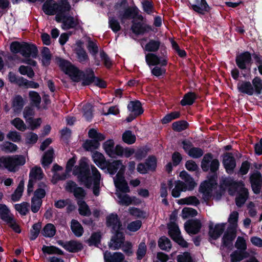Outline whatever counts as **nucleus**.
<instances>
[{"label":"nucleus","instance_id":"1","mask_svg":"<svg viewBox=\"0 0 262 262\" xmlns=\"http://www.w3.org/2000/svg\"><path fill=\"white\" fill-rule=\"evenodd\" d=\"M220 163L217 159H214L213 155L208 152L204 155L201 162V167L204 172H209L207 179L203 185H201V191L204 199L209 200L212 196V189L217 185V179Z\"/></svg>","mask_w":262,"mask_h":262},{"label":"nucleus","instance_id":"2","mask_svg":"<svg viewBox=\"0 0 262 262\" xmlns=\"http://www.w3.org/2000/svg\"><path fill=\"white\" fill-rule=\"evenodd\" d=\"M94 165H92V173L86 159L84 157L82 158L79 161L78 165L74 167L73 173L77 176L78 181L83 183L87 188L92 187V180L93 179V169Z\"/></svg>","mask_w":262,"mask_h":262},{"label":"nucleus","instance_id":"3","mask_svg":"<svg viewBox=\"0 0 262 262\" xmlns=\"http://www.w3.org/2000/svg\"><path fill=\"white\" fill-rule=\"evenodd\" d=\"M59 66L66 74L69 75L73 81L78 82L81 80L83 71L80 70L70 61L64 59H60Z\"/></svg>","mask_w":262,"mask_h":262},{"label":"nucleus","instance_id":"4","mask_svg":"<svg viewBox=\"0 0 262 262\" xmlns=\"http://www.w3.org/2000/svg\"><path fill=\"white\" fill-rule=\"evenodd\" d=\"M249 181L253 193L255 194L260 193L262 187V174L257 170H254L249 174Z\"/></svg>","mask_w":262,"mask_h":262},{"label":"nucleus","instance_id":"5","mask_svg":"<svg viewBox=\"0 0 262 262\" xmlns=\"http://www.w3.org/2000/svg\"><path fill=\"white\" fill-rule=\"evenodd\" d=\"M235 63L238 69L241 70H245L252 63V55L249 51H244L236 54L235 57Z\"/></svg>","mask_w":262,"mask_h":262},{"label":"nucleus","instance_id":"6","mask_svg":"<svg viewBox=\"0 0 262 262\" xmlns=\"http://www.w3.org/2000/svg\"><path fill=\"white\" fill-rule=\"evenodd\" d=\"M113 235L112 236L108 247L110 249L115 250L121 248L125 240V234L123 230L116 231L111 232Z\"/></svg>","mask_w":262,"mask_h":262},{"label":"nucleus","instance_id":"7","mask_svg":"<svg viewBox=\"0 0 262 262\" xmlns=\"http://www.w3.org/2000/svg\"><path fill=\"white\" fill-rule=\"evenodd\" d=\"M236 237V230L234 228H227L222 239V247L231 250L233 249V241Z\"/></svg>","mask_w":262,"mask_h":262},{"label":"nucleus","instance_id":"8","mask_svg":"<svg viewBox=\"0 0 262 262\" xmlns=\"http://www.w3.org/2000/svg\"><path fill=\"white\" fill-rule=\"evenodd\" d=\"M222 164L227 173H233L236 163L232 152H225L223 155Z\"/></svg>","mask_w":262,"mask_h":262},{"label":"nucleus","instance_id":"9","mask_svg":"<svg viewBox=\"0 0 262 262\" xmlns=\"http://www.w3.org/2000/svg\"><path fill=\"white\" fill-rule=\"evenodd\" d=\"M57 243L66 250L71 253H77L81 251L83 248V244L77 241L71 240L64 242L62 240L57 241Z\"/></svg>","mask_w":262,"mask_h":262},{"label":"nucleus","instance_id":"10","mask_svg":"<svg viewBox=\"0 0 262 262\" xmlns=\"http://www.w3.org/2000/svg\"><path fill=\"white\" fill-rule=\"evenodd\" d=\"M106 225L111 228V232L123 230L122 222L116 213H112L106 217Z\"/></svg>","mask_w":262,"mask_h":262},{"label":"nucleus","instance_id":"11","mask_svg":"<svg viewBox=\"0 0 262 262\" xmlns=\"http://www.w3.org/2000/svg\"><path fill=\"white\" fill-rule=\"evenodd\" d=\"M139 12V10L137 6L127 7L123 11H119L118 18L123 24L126 20L136 18Z\"/></svg>","mask_w":262,"mask_h":262},{"label":"nucleus","instance_id":"12","mask_svg":"<svg viewBox=\"0 0 262 262\" xmlns=\"http://www.w3.org/2000/svg\"><path fill=\"white\" fill-rule=\"evenodd\" d=\"M195 4H191L189 3V8L195 12L204 15L206 13L210 11L211 8L207 3L206 0H194Z\"/></svg>","mask_w":262,"mask_h":262},{"label":"nucleus","instance_id":"13","mask_svg":"<svg viewBox=\"0 0 262 262\" xmlns=\"http://www.w3.org/2000/svg\"><path fill=\"white\" fill-rule=\"evenodd\" d=\"M131 30L136 35H143L149 31H154V28L149 25L133 20Z\"/></svg>","mask_w":262,"mask_h":262},{"label":"nucleus","instance_id":"14","mask_svg":"<svg viewBox=\"0 0 262 262\" xmlns=\"http://www.w3.org/2000/svg\"><path fill=\"white\" fill-rule=\"evenodd\" d=\"M38 54V50L37 46L32 43L23 41V47L21 52V55L25 58L30 57L36 58Z\"/></svg>","mask_w":262,"mask_h":262},{"label":"nucleus","instance_id":"15","mask_svg":"<svg viewBox=\"0 0 262 262\" xmlns=\"http://www.w3.org/2000/svg\"><path fill=\"white\" fill-rule=\"evenodd\" d=\"M184 228L189 234H196L200 231L202 223L198 219L190 220L185 223Z\"/></svg>","mask_w":262,"mask_h":262},{"label":"nucleus","instance_id":"16","mask_svg":"<svg viewBox=\"0 0 262 262\" xmlns=\"http://www.w3.org/2000/svg\"><path fill=\"white\" fill-rule=\"evenodd\" d=\"M145 61L149 66H156L160 64L161 67H165L167 65L166 59H161V57L154 53H148L145 55Z\"/></svg>","mask_w":262,"mask_h":262},{"label":"nucleus","instance_id":"17","mask_svg":"<svg viewBox=\"0 0 262 262\" xmlns=\"http://www.w3.org/2000/svg\"><path fill=\"white\" fill-rule=\"evenodd\" d=\"M225 224L224 223L216 224L213 228V224L211 222L209 225V237L213 240L219 238L225 230Z\"/></svg>","mask_w":262,"mask_h":262},{"label":"nucleus","instance_id":"18","mask_svg":"<svg viewBox=\"0 0 262 262\" xmlns=\"http://www.w3.org/2000/svg\"><path fill=\"white\" fill-rule=\"evenodd\" d=\"M95 76L94 71L92 68H86L82 74V86H85L91 85L95 81Z\"/></svg>","mask_w":262,"mask_h":262},{"label":"nucleus","instance_id":"19","mask_svg":"<svg viewBox=\"0 0 262 262\" xmlns=\"http://www.w3.org/2000/svg\"><path fill=\"white\" fill-rule=\"evenodd\" d=\"M121 166H123L121 160H114L112 162L107 160L103 167H101V169H106L111 175H114Z\"/></svg>","mask_w":262,"mask_h":262},{"label":"nucleus","instance_id":"20","mask_svg":"<svg viewBox=\"0 0 262 262\" xmlns=\"http://www.w3.org/2000/svg\"><path fill=\"white\" fill-rule=\"evenodd\" d=\"M93 179L92 180V185L93 184V192L95 196H98L100 194V183L101 174L98 170L94 167Z\"/></svg>","mask_w":262,"mask_h":262},{"label":"nucleus","instance_id":"21","mask_svg":"<svg viewBox=\"0 0 262 262\" xmlns=\"http://www.w3.org/2000/svg\"><path fill=\"white\" fill-rule=\"evenodd\" d=\"M124 259V255L119 252L112 253L111 252L106 251L104 253L105 262H123Z\"/></svg>","mask_w":262,"mask_h":262},{"label":"nucleus","instance_id":"22","mask_svg":"<svg viewBox=\"0 0 262 262\" xmlns=\"http://www.w3.org/2000/svg\"><path fill=\"white\" fill-rule=\"evenodd\" d=\"M237 89L239 93L247 94L249 96L254 95V89L249 81H242L241 82H238Z\"/></svg>","mask_w":262,"mask_h":262},{"label":"nucleus","instance_id":"23","mask_svg":"<svg viewBox=\"0 0 262 262\" xmlns=\"http://www.w3.org/2000/svg\"><path fill=\"white\" fill-rule=\"evenodd\" d=\"M127 109L129 112L137 116L142 115L144 112L141 102L137 100L130 101L127 105Z\"/></svg>","mask_w":262,"mask_h":262},{"label":"nucleus","instance_id":"24","mask_svg":"<svg viewBox=\"0 0 262 262\" xmlns=\"http://www.w3.org/2000/svg\"><path fill=\"white\" fill-rule=\"evenodd\" d=\"M161 45V42L159 38L157 39H150L145 45L144 50L149 53H155L158 51Z\"/></svg>","mask_w":262,"mask_h":262},{"label":"nucleus","instance_id":"25","mask_svg":"<svg viewBox=\"0 0 262 262\" xmlns=\"http://www.w3.org/2000/svg\"><path fill=\"white\" fill-rule=\"evenodd\" d=\"M198 98V95L194 92H188L186 93L180 101L182 106L191 105Z\"/></svg>","mask_w":262,"mask_h":262},{"label":"nucleus","instance_id":"26","mask_svg":"<svg viewBox=\"0 0 262 262\" xmlns=\"http://www.w3.org/2000/svg\"><path fill=\"white\" fill-rule=\"evenodd\" d=\"M13 214H10L8 207L3 204H0V219L6 223H10L12 220Z\"/></svg>","mask_w":262,"mask_h":262},{"label":"nucleus","instance_id":"27","mask_svg":"<svg viewBox=\"0 0 262 262\" xmlns=\"http://www.w3.org/2000/svg\"><path fill=\"white\" fill-rule=\"evenodd\" d=\"M88 136L90 139L97 142V144L99 146L100 145V142L104 140L106 137L104 134L98 132L95 128H91L88 132Z\"/></svg>","mask_w":262,"mask_h":262},{"label":"nucleus","instance_id":"28","mask_svg":"<svg viewBox=\"0 0 262 262\" xmlns=\"http://www.w3.org/2000/svg\"><path fill=\"white\" fill-rule=\"evenodd\" d=\"M249 254L247 251L235 250L230 254L231 262H239L247 258Z\"/></svg>","mask_w":262,"mask_h":262},{"label":"nucleus","instance_id":"29","mask_svg":"<svg viewBox=\"0 0 262 262\" xmlns=\"http://www.w3.org/2000/svg\"><path fill=\"white\" fill-rule=\"evenodd\" d=\"M11 156H0V169H6L12 172L13 166L11 165Z\"/></svg>","mask_w":262,"mask_h":262},{"label":"nucleus","instance_id":"30","mask_svg":"<svg viewBox=\"0 0 262 262\" xmlns=\"http://www.w3.org/2000/svg\"><path fill=\"white\" fill-rule=\"evenodd\" d=\"M11 165L13 166V170L12 172H15L16 167L18 166H23L26 163V158L23 155L11 156Z\"/></svg>","mask_w":262,"mask_h":262},{"label":"nucleus","instance_id":"31","mask_svg":"<svg viewBox=\"0 0 262 262\" xmlns=\"http://www.w3.org/2000/svg\"><path fill=\"white\" fill-rule=\"evenodd\" d=\"M79 24L78 19H75L73 16L68 15L66 19L63 21L62 28L64 30H69L75 28Z\"/></svg>","mask_w":262,"mask_h":262},{"label":"nucleus","instance_id":"32","mask_svg":"<svg viewBox=\"0 0 262 262\" xmlns=\"http://www.w3.org/2000/svg\"><path fill=\"white\" fill-rule=\"evenodd\" d=\"M24 189V182L23 180H21L19 182L16 189L11 195V200L13 202H16L20 200L23 195Z\"/></svg>","mask_w":262,"mask_h":262},{"label":"nucleus","instance_id":"33","mask_svg":"<svg viewBox=\"0 0 262 262\" xmlns=\"http://www.w3.org/2000/svg\"><path fill=\"white\" fill-rule=\"evenodd\" d=\"M56 228L51 223L47 224L41 231V234L46 237H52L56 234Z\"/></svg>","mask_w":262,"mask_h":262},{"label":"nucleus","instance_id":"34","mask_svg":"<svg viewBox=\"0 0 262 262\" xmlns=\"http://www.w3.org/2000/svg\"><path fill=\"white\" fill-rule=\"evenodd\" d=\"M41 62L44 67H48L51 63L52 55L48 47H43L41 52Z\"/></svg>","mask_w":262,"mask_h":262},{"label":"nucleus","instance_id":"35","mask_svg":"<svg viewBox=\"0 0 262 262\" xmlns=\"http://www.w3.org/2000/svg\"><path fill=\"white\" fill-rule=\"evenodd\" d=\"M71 229L74 234L77 237H81L84 232L82 225L78 221L72 220L71 221Z\"/></svg>","mask_w":262,"mask_h":262},{"label":"nucleus","instance_id":"36","mask_svg":"<svg viewBox=\"0 0 262 262\" xmlns=\"http://www.w3.org/2000/svg\"><path fill=\"white\" fill-rule=\"evenodd\" d=\"M144 163L145 164L148 171H156L157 166V159L155 156L150 155L148 156Z\"/></svg>","mask_w":262,"mask_h":262},{"label":"nucleus","instance_id":"37","mask_svg":"<svg viewBox=\"0 0 262 262\" xmlns=\"http://www.w3.org/2000/svg\"><path fill=\"white\" fill-rule=\"evenodd\" d=\"M54 151L53 148H50L46 151L41 159V163L43 166H48L53 162Z\"/></svg>","mask_w":262,"mask_h":262},{"label":"nucleus","instance_id":"38","mask_svg":"<svg viewBox=\"0 0 262 262\" xmlns=\"http://www.w3.org/2000/svg\"><path fill=\"white\" fill-rule=\"evenodd\" d=\"M56 6V12L66 14L71 9V6L68 0H61L60 2L57 3L55 2Z\"/></svg>","mask_w":262,"mask_h":262},{"label":"nucleus","instance_id":"39","mask_svg":"<svg viewBox=\"0 0 262 262\" xmlns=\"http://www.w3.org/2000/svg\"><path fill=\"white\" fill-rule=\"evenodd\" d=\"M178 204L197 206L200 204V202L196 196L192 195L179 200Z\"/></svg>","mask_w":262,"mask_h":262},{"label":"nucleus","instance_id":"40","mask_svg":"<svg viewBox=\"0 0 262 262\" xmlns=\"http://www.w3.org/2000/svg\"><path fill=\"white\" fill-rule=\"evenodd\" d=\"M43 172L40 167L35 166L32 168L29 173V180L35 182L37 180H40L43 178Z\"/></svg>","mask_w":262,"mask_h":262},{"label":"nucleus","instance_id":"41","mask_svg":"<svg viewBox=\"0 0 262 262\" xmlns=\"http://www.w3.org/2000/svg\"><path fill=\"white\" fill-rule=\"evenodd\" d=\"M41 250L44 254H58L60 255H63L64 254V252L62 250L54 246H48L43 245Z\"/></svg>","mask_w":262,"mask_h":262},{"label":"nucleus","instance_id":"42","mask_svg":"<svg viewBox=\"0 0 262 262\" xmlns=\"http://www.w3.org/2000/svg\"><path fill=\"white\" fill-rule=\"evenodd\" d=\"M248 196V190L246 188H244L235 198L236 205L238 207H241L245 204Z\"/></svg>","mask_w":262,"mask_h":262},{"label":"nucleus","instance_id":"43","mask_svg":"<svg viewBox=\"0 0 262 262\" xmlns=\"http://www.w3.org/2000/svg\"><path fill=\"white\" fill-rule=\"evenodd\" d=\"M101 238L102 235L100 232H93L88 240V244L89 246H95L97 247L100 244Z\"/></svg>","mask_w":262,"mask_h":262},{"label":"nucleus","instance_id":"44","mask_svg":"<svg viewBox=\"0 0 262 262\" xmlns=\"http://www.w3.org/2000/svg\"><path fill=\"white\" fill-rule=\"evenodd\" d=\"M75 53L79 62L84 63L89 60V56L83 48H76Z\"/></svg>","mask_w":262,"mask_h":262},{"label":"nucleus","instance_id":"45","mask_svg":"<svg viewBox=\"0 0 262 262\" xmlns=\"http://www.w3.org/2000/svg\"><path fill=\"white\" fill-rule=\"evenodd\" d=\"M56 7L55 3L52 4L47 0L42 5V10L47 15H54L57 12Z\"/></svg>","mask_w":262,"mask_h":262},{"label":"nucleus","instance_id":"46","mask_svg":"<svg viewBox=\"0 0 262 262\" xmlns=\"http://www.w3.org/2000/svg\"><path fill=\"white\" fill-rule=\"evenodd\" d=\"M122 139L124 143L128 145H131L135 143L136 137L131 130H127L123 133Z\"/></svg>","mask_w":262,"mask_h":262},{"label":"nucleus","instance_id":"47","mask_svg":"<svg viewBox=\"0 0 262 262\" xmlns=\"http://www.w3.org/2000/svg\"><path fill=\"white\" fill-rule=\"evenodd\" d=\"M168 235L174 241L181 236V232L177 224L175 223H172L168 227Z\"/></svg>","mask_w":262,"mask_h":262},{"label":"nucleus","instance_id":"48","mask_svg":"<svg viewBox=\"0 0 262 262\" xmlns=\"http://www.w3.org/2000/svg\"><path fill=\"white\" fill-rule=\"evenodd\" d=\"M149 150L150 148L147 145L138 148L136 151L135 150V157L136 159L138 161L142 160L147 156Z\"/></svg>","mask_w":262,"mask_h":262},{"label":"nucleus","instance_id":"49","mask_svg":"<svg viewBox=\"0 0 262 262\" xmlns=\"http://www.w3.org/2000/svg\"><path fill=\"white\" fill-rule=\"evenodd\" d=\"M92 157L94 163L101 168L107 161L103 155L97 151L93 153Z\"/></svg>","mask_w":262,"mask_h":262},{"label":"nucleus","instance_id":"50","mask_svg":"<svg viewBox=\"0 0 262 262\" xmlns=\"http://www.w3.org/2000/svg\"><path fill=\"white\" fill-rule=\"evenodd\" d=\"M189 126V123L185 120H179L172 124V129L176 132H181Z\"/></svg>","mask_w":262,"mask_h":262},{"label":"nucleus","instance_id":"51","mask_svg":"<svg viewBox=\"0 0 262 262\" xmlns=\"http://www.w3.org/2000/svg\"><path fill=\"white\" fill-rule=\"evenodd\" d=\"M158 246L162 250L169 251L171 248V242L167 237L163 236L158 240Z\"/></svg>","mask_w":262,"mask_h":262},{"label":"nucleus","instance_id":"52","mask_svg":"<svg viewBox=\"0 0 262 262\" xmlns=\"http://www.w3.org/2000/svg\"><path fill=\"white\" fill-rule=\"evenodd\" d=\"M254 89V94L259 96L262 93V80L259 77H255L252 81Z\"/></svg>","mask_w":262,"mask_h":262},{"label":"nucleus","instance_id":"53","mask_svg":"<svg viewBox=\"0 0 262 262\" xmlns=\"http://www.w3.org/2000/svg\"><path fill=\"white\" fill-rule=\"evenodd\" d=\"M79 213L81 215L89 216L91 214L90 209L84 201H77Z\"/></svg>","mask_w":262,"mask_h":262},{"label":"nucleus","instance_id":"54","mask_svg":"<svg viewBox=\"0 0 262 262\" xmlns=\"http://www.w3.org/2000/svg\"><path fill=\"white\" fill-rule=\"evenodd\" d=\"M97 142L91 139H86L82 144V147L87 151H93L94 150L98 149L99 146L97 145Z\"/></svg>","mask_w":262,"mask_h":262},{"label":"nucleus","instance_id":"55","mask_svg":"<svg viewBox=\"0 0 262 262\" xmlns=\"http://www.w3.org/2000/svg\"><path fill=\"white\" fill-rule=\"evenodd\" d=\"M114 146L115 143L113 139L107 140L103 143V148L110 157H112Z\"/></svg>","mask_w":262,"mask_h":262},{"label":"nucleus","instance_id":"56","mask_svg":"<svg viewBox=\"0 0 262 262\" xmlns=\"http://www.w3.org/2000/svg\"><path fill=\"white\" fill-rule=\"evenodd\" d=\"M29 96L32 105L37 108H39L41 99L38 93L33 91H30L29 93Z\"/></svg>","mask_w":262,"mask_h":262},{"label":"nucleus","instance_id":"57","mask_svg":"<svg viewBox=\"0 0 262 262\" xmlns=\"http://www.w3.org/2000/svg\"><path fill=\"white\" fill-rule=\"evenodd\" d=\"M181 114L180 112L174 111L166 115L161 120L162 123L167 124L171 122L172 120L179 118Z\"/></svg>","mask_w":262,"mask_h":262},{"label":"nucleus","instance_id":"58","mask_svg":"<svg viewBox=\"0 0 262 262\" xmlns=\"http://www.w3.org/2000/svg\"><path fill=\"white\" fill-rule=\"evenodd\" d=\"M18 71L21 75H27L29 78H32L35 75L32 68L29 66L21 65L19 67Z\"/></svg>","mask_w":262,"mask_h":262},{"label":"nucleus","instance_id":"59","mask_svg":"<svg viewBox=\"0 0 262 262\" xmlns=\"http://www.w3.org/2000/svg\"><path fill=\"white\" fill-rule=\"evenodd\" d=\"M115 186L119 189V190L123 193L130 192V189L128 185L127 181L125 179L120 181H115Z\"/></svg>","mask_w":262,"mask_h":262},{"label":"nucleus","instance_id":"60","mask_svg":"<svg viewBox=\"0 0 262 262\" xmlns=\"http://www.w3.org/2000/svg\"><path fill=\"white\" fill-rule=\"evenodd\" d=\"M2 150L6 153L15 152L18 149L17 146L9 141H6L1 146Z\"/></svg>","mask_w":262,"mask_h":262},{"label":"nucleus","instance_id":"61","mask_svg":"<svg viewBox=\"0 0 262 262\" xmlns=\"http://www.w3.org/2000/svg\"><path fill=\"white\" fill-rule=\"evenodd\" d=\"M93 106L90 103H87L83 107V116L86 121L90 122L93 118Z\"/></svg>","mask_w":262,"mask_h":262},{"label":"nucleus","instance_id":"62","mask_svg":"<svg viewBox=\"0 0 262 262\" xmlns=\"http://www.w3.org/2000/svg\"><path fill=\"white\" fill-rule=\"evenodd\" d=\"M188 156L194 159L201 158L204 154L203 150L200 147H192L187 152Z\"/></svg>","mask_w":262,"mask_h":262},{"label":"nucleus","instance_id":"63","mask_svg":"<svg viewBox=\"0 0 262 262\" xmlns=\"http://www.w3.org/2000/svg\"><path fill=\"white\" fill-rule=\"evenodd\" d=\"M147 247L145 243L144 242H141L136 252L137 259L138 260H141L145 256L146 254Z\"/></svg>","mask_w":262,"mask_h":262},{"label":"nucleus","instance_id":"64","mask_svg":"<svg viewBox=\"0 0 262 262\" xmlns=\"http://www.w3.org/2000/svg\"><path fill=\"white\" fill-rule=\"evenodd\" d=\"M11 124L16 129L21 132H24L27 129V126L24 121L18 117H16L11 120Z\"/></svg>","mask_w":262,"mask_h":262}]
</instances>
